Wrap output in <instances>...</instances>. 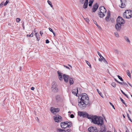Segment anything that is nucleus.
I'll return each mask as SVG.
<instances>
[{
    "mask_svg": "<svg viewBox=\"0 0 132 132\" xmlns=\"http://www.w3.org/2000/svg\"><path fill=\"white\" fill-rule=\"evenodd\" d=\"M89 118L92 122L98 126H101L104 124L103 119L101 117L91 115Z\"/></svg>",
    "mask_w": 132,
    "mask_h": 132,
    "instance_id": "nucleus-1",
    "label": "nucleus"
},
{
    "mask_svg": "<svg viewBox=\"0 0 132 132\" xmlns=\"http://www.w3.org/2000/svg\"><path fill=\"white\" fill-rule=\"evenodd\" d=\"M125 23L124 20L121 17L119 16L117 19V24L115 28L117 31H120L121 29V24Z\"/></svg>",
    "mask_w": 132,
    "mask_h": 132,
    "instance_id": "nucleus-2",
    "label": "nucleus"
},
{
    "mask_svg": "<svg viewBox=\"0 0 132 132\" xmlns=\"http://www.w3.org/2000/svg\"><path fill=\"white\" fill-rule=\"evenodd\" d=\"M123 16L126 19H130L132 17V11L130 10H127L123 13Z\"/></svg>",
    "mask_w": 132,
    "mask_h": 132,
    "instance_id": "nucleus-3",
    "label": "nucleus"
},
{
    "mask_svg": "<svg viewBox=\"0 0 132 132\" xmlns=\"http://www.w3.org/2000/svg\"><path fill=\"white\" fill-rule=\"evenodd\" d=\"M84 102L86 103H88L89 102V99L86 93L82 94L80 96V101Z\"/></svg>",
    "mask_w": 132,
    "mask_h": 132,
    "instance_id": "nucleus-4",
    "label": "nucleus"
},
{
    "mask_svg": "<svg viewBox=\"0 0 132 132\" xmlns=\"http://www.w3.org/2000/svg\"><path fill=\"white\" fill-rule=\"evenodd\" d=\"M78 115L80 117L82 116L83 118L86 117L88 119H90L88 117H91V115H88L87 113L85 112L79 111L78 112Z\"/></svg>",
    "mask_w": 132,
    "mask_h": 132,
    "instance_id": "nucleus-5",
    "label": "nucleus"
},
{
    "mask_svg": "<svg viewBox=\"0 0 132 132\" xmlns=\"http://www.w3.org/2000/svg\"><path fill=\"white\" fill-rule=\"evenodd\" d=\"M78 101L79 103L78 105L79 107L82 109H85L86 107V105L88 103L84 102H82L81 100L79 101L78 100Z\"/></svg>",
    "mask_w": 132,
    "mask_h": 132,
    "instance_id": "nucleus-6",
    "label": "nucleus"
},
{
    "mask_svg": "<svg viewBox=\"0 0 132 132\" xmlns=\"http://www.w3.org/2000/svg\"><path fill=\"white\" fill-rule=\"evenodd\" d=\"M52 90L54 92H56L58 90L57 84L55 82H53L52 83Z\"/></svg>",
    "mask_w": 132,
    "mask_h": 132,
    "instance_id": "nucleus-7",
    "label": "nucleus"
},
{
    "mask_svg": "<svg viewBox=\"0 0 132 132\" xmlns=\"http://www.w3.org/2000/svg\"><path fill=\"white\" fill-rule=\"evenodd\" d=\"M54 120L55 122H59L61 120V117L59 115H55L53 117Z\"/></svg>",
    "mask_w": 132,
    "mask_h": 132,
    "instance_id": "nucleus-8",
    "label": "nucleus"
},
{
    "mask_svg": "<svg viewBox=\"0 0 132 132\" xmlns=\"http://www.w3.org/2000/svg\"><path fill=\"white\" fill-rule=\"evenodd\" d=\"M99 11L101 12V13H103L105 14L106 10L105 8L103 6H100L99 8Z\"/></svg>",
    "mask_w": 132,
    "mask_h": 132,
    "instance_id": "nucleus-9",
    "label": "nucleus"
},
{
    "mask_svg": "<svg viewBox=\"0 0 132 132\" xmlns=\"http://www.w3.org/2000/svg\"><path fill=\"white\" fill-rule=\"evenodd\" d=\"M88 130L90 132H97V130L96 127H91L88 128Z\"/></svg>",
    "mask_w": 132,
    "mask_h": 132,
    "instance_id": "nucleus-10",
    "label": "nucleus"
},
{
    "mask_svg": "<svg viewBox=\"0 0 132 132\" xmlns=\"http://www.w3.org/2000/svg\"><path fill=\"white\" fill-rule=\"evenodd\" d=\"M63 78L64 81L66 82H67L68 81L69 79L70 78L69 76L68 75L64 74L63 75Z\"/></svg>",
    "mask_w": 132,
    "mask_h": 132,
    "instance_id": "nucleus-11",
    "label": "nucleus"
},
{
    "mask_svg": "<svg viewBox=\"0 0 132 132\" xmlns=\"http://www.w3.org/2000/svg\"><path fill=\"white\" fill-rule=\"evenodd\" d=\"M59 109L58 108H55L52 107L50 109L52 113H54V112H58L59 111Z\"/></svg>",
    "mask_w": 132,
    "mask_h": 132,
    "instance_id": "nucleus-12",
    "label": "nucleus"
},
{
    "mask_svg": "<svg viewBox=\"0 0 132 132\" xmlns=\"http://www.w3.org/2000/svg\"><path fill=\"white\" fill-rule=\"evenodd\" d=\"M98 5L97 4V3H96L93 6V8L92 9L93 12H95L98 9Z\"/></svg>",
    "mask_w": 132,
    "mask_h": 132,
    "instance_id": "nucleus-13",
    "label": "nucleus"
},
{
    "mask_svg": "<svg viewBox=\"0 0 132 132\" xmlns=\"http://www.w3.org/2000/svg\"><path fill=\"white\" fill-rule=\"evenodd\" d=\"M120 1L121 4V6L120 7L122 8L125 7L126 6L125 3L126 2V0H120Z\"/></svg>",
    "mask_w": 132,
    "mask_h": 132,
    "instance_id": "nucleus-14",
    "label": "nucleus"
},
{
    "mask_svg": "<svg viewBox=\"0 0 132 132\" xmlns=\"http://www.w3.org/2000/svg\"><path fill=\"white\" fill-rule=\"evenodd\" d=\"M67 124L66 121L61 123V126L62 128H65L67 127Z\"/></svg>",
    "mask_w": 132,
    "mask_h": 132,
    "instance_id": "nucleus-15",
    "label": "nucleus"
},
{
    "mask_svg": "<svg viewBox=\"0 0 132 132\" xmlns=\"http://www.w3.org/2000/svg\"><path fill=\"white\" fill-rule=\"evenodd\" d=\"M97 53L102 60L106 64H108V63L105 59L100 54L99 52H97Z\"/></svg>",
    "mask_w": 132,
    "mask_h": 132,
    "instance_id": "nucleus-16",
    "label": "nucleus"
},
{
    "mask_svg": "<svg viewBox=\"0 0 132 132\" xmlns=\"http://www.w3.org/2000/svg\"><path fill=\"white\" fill-rule=\"evenodd\" d=\"M56 100L57 102H61L62 101V100L60 96L57 95L56 97Z\"/></svg>",
    "mask_w": 132,
    "mask_h": 132,
    "instance_id": "nucleus-17",
    "label": "nucleus"
},
{
    "mask_svg": "<svg viewBox=\"0 0 132 132\" xmlns=\"http://www.w3.org/2000/svg\"><path fill=\"white\" fill-rule=\"evenodd\" d=\"M72 93L75 95L77 96V94L78 93V90L77 88L73 89L72 90Z\"/></svg>",
    "mask_w": 132,
    "mask_h": 132,
    "instance_id": "nucleus-18",
    "label": "nucleus"
},
{
    "mask_svg": "<svg viewBox=\"0 0 132 132\" xmlns=\"http://www.w3.org/2000/svg\"><path fill=\"white\" fill-rule=\"evenodd\" d=\"M57 73L59 76V79L60 80H62L63 79L62 75V73L58 71H57Z\"/></svg>",
    "mask_w": 132,
    "mask_h": 132,
    "instance_id": "nucleus-19",
    "label": "nucleus"
},
{
    "mask_svg": "<svg viewBox=\"0 0 132 132\" xmlns=\"http://www.w3.org/2000/svg\"><path fill=\"white\" fill-rule=\"evenodd\" d=\"M98 14L99 16L101 18H102L105 16V14L103 13H101V12L98 11Z\"/></svg>",
    "mask_w": 132,
    "mask_h": 132,
    "instance_id": "nucleus-20",
    "label": "nucleus"
},
{
    "mask_svg": "<svg viewBox=\"0 0 132 132\" xmlns=\"http://www.w3.org/2000/svg\"><path fill=\"white\" fill-rule=\"evenodd\" d=\"M66 122L67 124V127L70 128L72 126V124L71 122L67 121Z\"/></svg>",
    "mask_w": 132,
    "mask_h": 132,
    "instance_id": "nucleus-21",
    "label": "nucleus"
},
{
    "mask_svg": "<svg viewBox=\"0 0 132 132\" xmlns=\"http://www.w3.org/2000/svg\"><path fill=\"white\" fill-rule=\"evenodd\" d=\"M69 82L70 85H71L73 83L74 81L72 78H70L69 79Z\"/></svg>",
    "mask_w": 132,
    "mask_h": 132,
    "instance_id": "nucleus-22",
    "label": "nucleus"
},
{
    "mask_svg": "<svg viewBox=\"0 0 132 132\" xmlns=\"http://www.w3.org/2000/svg\"><path fill=\"white\" fill-rule=\"evenodd\" d=\"M124 39L125 40L128 42L129 44H130V42L127 36H125L124 37Z\"/></svg>",
    "mask_w": 132,
    "mask_h": 132,
    "instance_id": "nucleus-23",
    "label": "nucleus"
},
{
    "mask_svg": "<svg viewBox=\"0 0 132 132\" xmlns=\"http://www.w3.org/2000/svg\"><path fill=\"white\" fill-rule=\"evenodd\" d=\"M96 90H97V91L98 93L100 95L101 97H103V95L101 93V92H100L99 91V90H98V89H96Z\"/></svg>",
    "mask_w": 132,
    "mask_h": 132,
    "instance_id": "nucleus-24",
    "label": "nucleus"
},
{
    "mask_svg": "<svg viewBox=\"0 0 132 132\" xmlns=\"http://www.w3.org/2000/svg\"><path fill=\"white\" fill-rule=\"evenodd\" d=\"M88 6V4L84 3L83 6V7L84 9H86L87 8Z\"/></svg>",
    "mask_w": 132,
    "mask_h": 132,
    "instance_id": "nucleus-25",
    "label": "nucleus"
},
{
    "mask_svg": "<svg viewBox=\"0 0 132 132\" xmlns=\"http://www.w3.org/2000/svg\"><path fill=\"white\" fill-rule=\"evenodd\" d=\"M114 52L117 54H119V52L117 49H114Z\"/></svg>",
    "mask_w": 132,
    "mask_h": 132,
    "instance_id": "nucleus-26",
    "label": "nucleus"
},
{
    "mask_svg": "<svg viewBox=\"0 0 132 132\" xmlns=\"http://www.w3.org/2000/svg\"><path fill=\"white\" fill-rule=\"evenodd\" d=\"M64 130H65L64 129H57V131H59V132H62L63 131L64 132Z\"/></svg>",
    "mask_w": 132,
    "mask_h": 132,
    "instance_id": "nucleus-27",
    "label": "nucleus"
},
{
    "mask_svg": "<svg viewBox=\"0 0 132 132\" xmlns=\"http://www.w3.org/2000/svg\"><path fill=\"white\" fill-rule=\"evenodd\" d=\"M114 34L115 35V36L116 37H119V35H118V32H115L114 33Z\"/></svg>",
    "mask_w": 132,
    "mask_h": 132,
    "instance_id": "nucleus-28",
    "label": "nucleus"
},
{
    "mask_svg": "<svg viewBox=\"0 0 132 132\" xmlns=\"http://www.w3.org/2000/svg\"><path fill=\"white\" fill-rule=\"evenodd\" d=\"M64 132H70L71 131V129H64Z\"/></svg>",
    "mask_w": 132,
    "mask_h": 132,
    "instance_id": "nucleus-29",
    "label": "nucleus"
},
{
    "mask_svg": "<svg viewBox=\"0 0 132 132\" xmlns=\"http://www.w3.org/2000/svg\"><path fill=\"white\" fill-rule=\"evenodd\" d=\"M117 77H118V78L119 79H120L121 81H123V79H122V78L121 76H120L119 75H118L117 76Z\"/></svg>",
    "mask_w": 132,
    "mask_h": 132,
    "instance_id": "nucleus-30",
    "label": "nucleus"
},
{
    "mask_svg": "<svg viewBox=\"0 0 132 132\" xmlns=\"http://www.w3.org/2000/svg\"><path fill=\"white\" fill-rule=\"evenodd\" d=\"M111 85L113 87H115L116 86V84L114 82H112L111 84Z\"/></svg>",
    "mask_w": 132,
    "mask_h": 132,
    "instance_id": "nucleus-31",
    "label": "nucleus"
},
{
    "mask_svg": "<svg viewBox=\"0 0 132 132\" xmlns=\"http://www.w3.org/2000/svg\"><path fill=\"white\" fill-rule=\"evenodd\" d=\"M37 33H35V36H36V37L37 40V41H39V36H38V35H37Z\"/></svg>",
    "mask_w": 132,
    "mask_h": 132,
    "instance_id": "nucleus-32",
    "label": "nucleus"
},
{
    "mask_svg": "<svg viewBox=\"0 0 132 132\" xmlns=\"http://www.w3.org/2000/svg\"><path fill=\"white\" fill-rule=\"evenodd\" d=\"M122 85L125 86L126 87H128V84L125 82H123Z\"/></svg>",
    "mask_w": 132,
    "mask_h": 132,
    "instance_id": "nucleus-33",
    "label": "nucleus"
},
{
    "mask_svg": "<svg viewBox=\"0 0 132 132\" xmlns=\"http://www.w3.org/2000/svg\"><path fill=\"white\" fill-rule=\"evenodd\" d=\"M127 74L128 75L129 77H130V76H130V73L129 72V70H127Z\"/></svg>",
    "mask_w": 132,
    "mask_h": 132,
    "instance_id": "nucleus-34",
    "label": "nucleus"
},
{
    "mask_svg": "<svg viewBox=\"0 0 132 132\" xmlns=\"http://www.w3.org/2000/svg\"><path fill=\"white\" fill-rule=\"evenodd\" d=\"M86 62L87 64L89 66V67L90 68H92V67L89 63L88 61H86Z\"/></svg>",
    "mask_w": 132,
    "mask_h": 132,
    "instance_id": "nucleus-35",
    "label": "nucleus"
},
{
    "mask_svg": "<svg viewBox=\"0 0 132 132\" xmlns=\"http://www.w3.org/2000/svg\"><path fill=\"white\" fill-rule=\"evenodd\" d=\"M4 2L3 1L0 4V8H1L3 6V5L4 4Z\"/></svg>",
    "mask_w": 132,
    "mask_h": 132,
    "instance_id": "nucleus-36",
    "label": "nucleus"
},
{
    "mask_svg": "<svg viewBox=\"0 0 132 132\" xmlns=\"http://www.w3.org/2000/svg\"><path fill=\"white\" fill-rule=\"evenodd\" d=\"M127 116L128 119L131 121L132 122L131 120L129 117V114L128 113L127 114Z\"/></svg>",
    "mask_w": 132,
    "mask_h": 132,
    "instance_id": "nucleus-37",
    "label": "nucleus"
},
{
    "mask_svg": "<svg viewBox=\"0 0 132 132\" xmlns=\"http://www.w3.org/2000/svg\"><path fill=\"white\" fill-rule=\"evenodd\" d=\"M20 20V19L19 18H16V22H19Z\"/></svg>",
    "mask_w": 132,
    "mask_h": 132,
    "instance_id": "nucleus-38",
    "label": "nucleus"
},
{
    "mask_svg": "<svg viewBox=\"0 0 132 132\" xmlns=\"http://www.w3.org/2000/svg\"><path fill=\"white\" fill-rule=\"evenodd\" d=\"M110 16H108L107 15L106 17L105 18V19L107 21H108L109 20V18Z\"/></svg>",
    "mask_w": 132,
    "mask_h": 132,
    "instance_id": "nucleus-39",
    "label": "nucleus"
},
{
    "mask_svg": "<svg viewBox=\"0 0 132 132\" xmlns=\"http://www.w3.org/2000/svg\"><path fill=\"white\" fill-rule=\"evenodd\" d=\"M84 18L87 22H88L89 21V20L88 18Z\"/></svg>",
    "mask_w": 132,
    "mask_h": 132,
    "instance_id": "nucleus-40",
    "label": "nucleus"
},
{
    "mask_svg": "<svg viewBox=\"0 0 132 132\" xmlns=\"http://www.w3.org/2000/svg\"><path fill=\"white\" fill-rule=\"evenodd\" d=\"M9 1L8 0L6 1V2L4 4V6H6L7 3H8L9 2Z\"/></svg>",
    "mask_w": 132,
    "mask_h": 132,
    "instance_id": "nucleus-41",
    "label": "nucleus"
},
{
    "mask_svg": "<svg viewBox=\"0 0 132 132\" xmlns=\"http://www.w3.org/2000/svg\"><path fill=\"white\" fill-rule=\"evenodd\" d=\"M27 36H29V37H33V35H32V33L31 34L29 35V34H27Z\"/></svg>",
    "mask_w": 132,
    "mask_h": 132,
    "instance_id": "nucleus-42",
    "label": "nucleus"
},
{
    "mask_svg": "<svg viewBox=\"0 0 132 132\" xmlns=\"http://www.w3.org/2000/svg\"><path fill=\"white\" fill-rule=\"evenodd\" d=\"M94 23L98 27V28H101V27L98 25L96 23V21L94 22Z\"/></svg>",
    "mask_w": 132,
    "mask_h": 132,
    "instance_id": "nucleus-43",
    "label": "nucleus"
},
{
    "mask_svg": "<svg viewBox=\"0 0 132 132\" xmlns=\"http://www.w3.org/2000/svg\"><path fill=\"white\" fill-rule=\"evenodd\" d=\"M110 104L112 106L113 108L114 109H115V107L113 104L110 102Z\"/></svg>",
    "mask_w": 132,
    "mask_h": 132,
    "instance_id": "nucleus-44",
    "label": "nucleus"
},
{
    "mask_svg": "<svg viewBox=\"0 0 132 132\" xmlns=\"http://www.w3.org/2000/svg\"><path fill=\"white\" fill-rule=\"evenodd\" d=\"M84 0H80V2L82 4H83L84 3Z\"/></svg>",
    "mask_w": 132,
    "mask_h": 132,
    "instance_id": "nucleus-45",
    "label": "nucleus"
},
{
    "mask_svg": "<svg viewBox=\"0 0 132 132\" xmlns=\"http://www.w3.org/2000/svg\"><path fill=\"white\" fill-rule=\"evenodd\" d=\"M74 116L73 114H71L70 115V117L71 118H73L74 117Z\"/></svg>",
    "mask_w": 132,
    "mask_h": 132,
    "instance_id": "nucleus-46",
    "label": "nucleus"
},
{
    "mask_svg": "<svg viewBox=\"0 0 132 132\" xmlns=\"http://www.w3.org/2000/svg\"><path fill=\"white\" fill-rule=\"evenodd\" d=\"M120 99L121 101L123 103L125 102L122 99V98L120 97Z\"/></svg>",
    "mask_w": 132,
    "mask_h": 132,
    "instance_id": "nucleus-47",
    "label": "nucleus"
},
{
    "mask_svg": "<svg viewBox=\"0 0 132 132\" xmlns=\"http://www.w3.org/2000/svg\"><path fill=\"white\" fill-rule=\"evenodd\" d=\"M110 12L109 11H108V14H107V15L108 16H110Z\"/></svg>",
    "mask_w": 132,
    "mask_h": 132,
    "instance_id": "nucleus-48",
    "label": "nucleus"
},
{
    "mask_svg": "<svg viewBox=\"0 0 132 132\" xmlns=\"http://www.w3.org/2000/svg\"><path fill=\"white\" fill-rule=\"evenodd\" d=\"M47 2H48V4L50 5V4H52V3H51V1H50L49 0H48L47 1Z\"/></svg>",
    "mask_w": 132,
    "mask_h": 132,
    "instance_id": "nucleus-49",
    "label": "nucleus"
},
{
    "mask_svg": "<svg viewBox=\"0 0 132 132\" xmlns=\"http://www.w3.org/2000/svg\"><path fill=\"white\" fill-rule=\"evenodd\" d=\"M93 1L94 0H89V3L93 4Z\"/></svg>",
    "mask_w": 132,
    "mask_h": 132,
    "instance_id": "nucleus-50",
    "label": "nucleus"
},
{
    "mask_svg": "<svg viewBox=\"0 0 132 132\" xmlns=\"http://www.w3.org/2000/svg\"><path fill=\"white\" fill-rule=\"evenodd\" d=\"M49 29L50 31L52 32H53V30L51 28H49Z\"/></svg>",
    "mask_w": 132,
    "mask_h": 132,
    "instance_id": "nucleus-51",
    "label": "nucleus"
},
{
    "mask_svg": "<svg viewBox=\"0 0 132 132\" xmlns=\"http://www.w3.org/2000/svg\"><path fill=\"white\" fill-rule=\"evenodd\" d=\"M49 43V41L48 39H47L46 41V44L48 43Z\"/></svg>",
    "mask_w": 132,
    "mask_h": 132,
    "instance_id": "nucleus-52",
    "label": "nucleus"
},
{
    "mask_svg": "<svg viewBox=\"0 0 132 132\" xmlns=\"http://www.w3.org/2000/svg\"><path fill=\"white\" fill-rule=\"evenodd\" d=\"M63 66H64V67H65L66 68H67V69H70V68H69V67H68V66H66V65H63Z\"/></svg>",
    "mask_w": 132,
    "mask_h": 132,
    "instance_id": "nucleus-53",
    "label": "nucleus"
},
{
    "mask_svg": "<svg viewBox=\"0 0 132 132\" xmlns=\"http://www.w3.org/2000/svg\"><path fill=\"white\" fill-rule=\"evenodd\" d=\"M40 34L42 36V35H43V32L42 31H40Z\"/></svg>",
    "mask_w": 132,
    "mask_h": 132,
    "instance_id": "nucleus-54",
    "label": "nucleus"
},
{
    "mask_svg": "<svg viewBox=\"0 0 132 132\" xmlns=\"http://www.w3.org/2000/svg\"><path fill=\"white\" fill-rule=\"evenodd\" d=\"M118 82L119 83V84L122 85L123 82H121L119 81H118Z\"/></svg>",
    "mask_w": 132,
    "mask_h": 132,
    "instance_id": "nucleus-55",
    "label": "nucleus"
},
{
    "mask_svg": "<svg viewBox=\"0 0 132 132\" xmlns=\"http://www.w3.org/2000/svg\"><path fill=\"white\" fill-rule=\"evenodd\" d=\"M92 4L90 3H89V6H92Z\"/></svg>",
    "mask_w": 132,
    "mask_h": 132,
    "instance_id": "nucleus-56",
    "label": "nucleus"
},
{
    "mask_svg": "<svg viewBox=\"0 0 132 132\" xmlns=\"http://www.w3.org/2000/svg\"><path fill=\"white\" fill-rule=\"evenodd\" d=\"M31 89L32 90H33L34 89V88L33 87H32L31 88Z\"/></svg>",
    "mask_w": 132,
    "mask_h": 132,
    "instance_id": "nucleus-57",
    "label": "nucleus"
},
{
    "mask_svg": "<svg viewBox=\"0 0 132 132\" xmlns=\"http://www.w3.org/2000/svg\"><path fill=\"white\" fill-rule=\"evenodd\" d=\"M121 91L123 95L125 94V93L123 92V91L122 90H121Z\"/></svg>",
    "mask_w": 132,
    "mask_h": 132,
    "instance_id": "nucleus-58",
    "label": "nucleus"
},
{
    "mask_svg": "<svg viewBox=\"0 0 132 132\" xmlns=\"http://www.w3.org/2000/svg\"><path fill=\"white\" fill-rule=\"evenodd\" d=\"M88 1H85V2L84 3H85L86 4H88Z\"/></svg>",
    "mask_w": 132,
    "mask_h": 132,
    "instance_id": "nucleus-59",
    "label": "nucleus"
},
{
    "mask_svg": "<svg viewBox=\"0 0 132 132\" xmlns=\"http://www.w3.org/2000/svg\"><path fill=\"white\" fill-rule=\"evenodd\" d=\"M126 96L127 98H128V96H127V95H126V94H125L124 95Z\"/></svg>",
    "mask_w": 132,
    "mask_h": 132,
    "instance_id": "nucleus-60",
    "label": "nucleus"
},
{
    "mask_svg": "<svg viewBox=\"0 0 132 132\" xmlns=\"http://www.w3.org/2000/svg\"><path fill=\"white\" fill-rule=\"evenodd\" d=\"M98 60L100 61H101L102 60V59H101V58H99V59H98Z\"/></svg>",
    "mask_w": 132,
    "mask_h": 132,
    "instance_id": "nucleus-61",
    "label": "nucleus"
},
{
    "mask_svg": "<svg viewBox=\"0 0 132 132\" xmlns=\"http://www.w3.org/2000/svg\"><path fill=\"white\" fill-rule=\"evenodd\" d=\"M128 84L131 87H132V86L128 82Z\"/></svg>",
    "mask_w": 132,
    "mask_h": 132,
    "instance_id": "nucleus-62",
    "label": "nucleus"
},
{
    "mask_svg": "<svg viewBox=\"0 0 132 132\" xmlns=\"http://www.w3.org/2000/svg\"><path fill=\"white\" fill-rule=\"evenodd\" d=\"M50 6L52 7L53 6V5H52V4H50Z\"/></svg>",
    "mask_w": 132,
    "mask_h": 132,
    "instance_id": "nucleus-63",
    "label": "nucleus"
},
{
    "mask_svg": "<svg viewBox=\"0 0 132 132\" xmlns=\"http://www.w3.org/2000/svg\"><path fill=\"white\" fill-rule=\"evenodd\" d=\"M123 104H124L125 105V106H126V107H127V105H126V104L125 102H124V103H123Z\"/></svg>",
    "mask_w": 132,
    "mask_h": 132,
    "instance_id": "nucleus-64",
    "label": "nucleus"
}]
</instances>
